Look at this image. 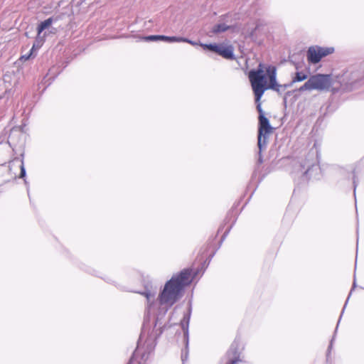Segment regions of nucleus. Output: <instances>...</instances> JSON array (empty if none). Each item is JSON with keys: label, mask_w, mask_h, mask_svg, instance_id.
I'll return each mask as SVG.
<instances>
[{"label": "nucleus", "mask_w": 364, "mask_h": 364, "mask_svg": "<svg viewBox=\"0 0 364 364\" xmlns=\"http://www.w3.org/2000/svg\"><path fill=\"white\" fill-rule=\"evenodd\" d=\"M257 111L259 114V116L261 115H264V113H263V110L262 109V107H261V104L259 103V101L257 102Z\"/></svg>", "instance_id": "nucleus-15"}, {"label": "nucleus", "mask_w": 364, "mask_h": 364, "mask_svg": "<svg viewBox=\"0 0 364 364\" xmlns=\"http://www.w3.org/2000/svg\"><path fill=\"white\" fill-rule=\"evenodd\" d=\"M139 350V347L138 346L137 348L136 349L134 356H135L138 353Z\"/></svg>", "instance_id": "nucleus-19"}, {"label": "nucleus", "mask_w": 364, "mask_h": 364, "mask_svg": "<svg viewBox=\"0 0 364 364\" xmlns=\"http://www.w3.org/2000/svg\"><path fill=\"white\" fill-rule=\"evenodd\" d=\"M332 85L330 75L316 74L311 76L308 80L299 87L300 92L304 91H324L328 90Z\"/></svg>", "instance_id": "nucleus-3"}, {"label": "nucleus", "mask_w": 364, "mask_h": 364, "mask_svg": "<svg viewBox=\"0 0 364 364\" xmlns=\"http://www.w3.org/2000/svg\"><path fill=\"white\" fill-rule=\"evenodd\" d=\"M188 321H189V316L187 318V321H186L187 326H188Z\"/></svg>", "instance_id": "nucleus-22"}, {"label": "nucleus", "mask_w": 364, "mask_h": 364, "mask_svg": "<svg viewBox=\"0 0 364 364\" xmlns=\"http://www.w3.org/2000/svg\"><path fill=\"white\" fill-rule=\"evenodd\" d=\"M192 281L191 272L185 269L173 275L164 285L159 295V301L166 309L171 307L183 295L184 288Z\"/></svg>", "instance_id": "nucleus-1"}, {"label": "nucleus", "mask_w": 364, "mask_h": 364, "mask_svg": "<svg viewBox=\"0 0 364 364\" xmlns=\"http://www.w3.org/2000/svg\"><path fill=\"white\" fill-rule=\"evenodd\" d=\"M248 77L256 102L260 101L266 90H273L279 92L282 87L277 82V70L273 66H269L264 70L263 65L260 63L257 70H251L249 72Z\"/></svg>", "instance_id": "nucleus-2"}, {"label": "nucleus", "mask_w": 364, "mask_h": 364, "mask_svg": "<svg viewBox=\"0 0 364 364\" xmlns=\"http://www.w3.org/2000/svg\"><path fill=\"white\" fill-rule=\"evenodd\" d=\"M20 168H21L20 178H24L26 176V169H25V167H24V164H23V160L21 161V164L20 166Z\"/></svg>", "instance_id": "nucleus-13"}, {"label": "nucleus", "mask_w": 364, "mask_h": 364, "mask_svg": "<svg viewBox=\"0 0 364 364\" xmlns=\"http://www.w3.org/2000/svg\"><path fill=\"white\" fill-rule=\"evenodd\" d=\"M53 22V18L52 17L48 18V19L45 20L44 21H42L38 26V37L36 38V42L40 43L42 40L43 41V37L41 36V33L46 28L50 26V25Z\"/></svg>", "instance_id": "nucleus-8"}, {"label": "nucleus", "mask_w": 364, "mask_h": 364, "mask_svg": "<svg viewBox=\"0 0 364 364\" xmlns=\"http://www.w3.org/2000/svg\"><path fill=\"white\" fill-rule=\"evenodd\" d=\"M200 46L204 49H208L210 51L218 53L225 59L234 58V48L232 46L224 44H203L200 43Z\"/></svg>", "instance_id": "nucleus-5"}, {"label": "nucleus", "mask_w": 364, "mask_h": 364, "mask_svg": "<svg viewBox=\"0 0 364 364\" xmlns=\"http://www.w3.org/2000/svg\"><path fill=\"white\" fill-rule=\"evenodd\" d=\"M333 48H321L319 46L310 47L307 51V59L311 63H318L323 57L333 52Z\"/></svg>", "instance_id": "nucleus-6"}, {"label": "nucleus", "mask_w": 364, "mask_h": 364, "mask_svg": "<svg viewBox=\"0 0 364 364\" xmlns=\"http://www.w3.org/2000/svg\"><path fill=\"white\" fill-rule=\"evenodd\" d=\"M133 361H134V357L131 358L129 364H132Z\"/></svg>", "instance_id": "nucleus-21"}, {"label": "nucleus", "mask_w": 364, "mask_h": 364, "mask_svg": "<svg viewBox=\"0 0 364 364\" xmlns=\"http://www.w3.org/2000/svg\"><path fill=\"white\" fill-rule=\"evenodd\" d=\"M182 42H187L193 46H196L197 45V43L194 42V41H192L191 40H188L187 38H183V41H182Z\"/></svg>", "instance_id": "nucleus-18"}, {"label": "nucleus", "mask_w": 364, "mask_h": 364, "mask_svg": "<svg viewBox=\"0 0 364 364\" xmlns=\"http://www.w3.org/2000/svg\"><path fill=\"white\" fill-rule=\"evenodd\" d=\"M230 28L231 27L230 26H227L225 23H219L213 27L212 32L213 33H222L228 31Z\"/></svg>", "instance_id": "nucleus-9"}, {"label": "nucleus", "mask_w": 364, "mask_h": 364, "mask_svg": "<svg viewBox=\"0 0 364 364\" xmlns=\"http://www.w3.org/2000/svg\"><path fill=\"white\" fill-rule=\"evenodd\" d=\"M186 319V317H184V318H183V321H182V327H183V330H184V331H185V332H184V333H185V335H186V336H187V335H188V328H186V327H185V323H184V322H185Z\"/></svg>", "instance_id": "nucleus-17"}, {"label": "nucleus", "mask_w": 364, "mask_h": 364, "mask_svg": "<svg viewBox=\"0 0 364 364\" xmlns=\"http://www.w3.org/2000/svg\"><path fill=\"white\" fill-rule=\"evenodd\" d=\"M43 43V41L41 40V42L38 43L37 42H36L33 45V47L31 48V50L29 51V53L28 54H26V55H22L21 58H20V60L21 61H26L28 60L31 56L32 55V53H33V50L36 48H38L41 47V46L42 45Z\"/></svg>", "instance_id": "nucleus-10"}, {"label": "nucleus", "mask_w": 364, "mask_h": 364, "mask_svg": "<svg viewBox=\"0 0 364 364\" xmlns=\"http://www.w3.org/2000/svg\"><path fill=\"white\" fill-rule=\"evenodd\" d=\"M143 294L146 297V299H147V300H148V302H149V301H150V300H151V299H153V298H154V295H152V294H151V293H149V292H145V293H144Z\"/></svg>", "instance_id": "nucleus-16"}, {"label": "nucleus", "mask_w": 364, "mask_h": 364, "mask_svg": "<svg viewBox=\"0 0 364 364\" xmlns=\"http://www.w3.org/2000/svg\"><path fill=\"white\" fill-rule=\"evenodd\" d=\"M308 78V75L302 72H297L292 79V83L296 82H301Z\"/></svg>", "instance_id": "nucleus-11"}, {"label": "nucleus", "mask_w": 364, "mask_h": 364, "mask_svg": "<svg viewBox=\"0 0 364 364\" xmlns=\"http://www.w3.org/2000/svg\"><path fill=\"white\" fill-rule=\"evenodd\" d=\"M162 36H149L146 37V41H156L161 40Z\"/></svg>", "instance_id": "nucleus-14"}, {"label": "nucleus", "mask_w": 364, "mask_h": 364, "mask_svg": "<svg viewBox=\"0 0 364 364\" xmlns=\"http://www.w3.org/2000/svg\"><path fill=\"white\" fill-rule=\"evenodd\" d=\"M353 184H354V190H355V188H356V182H355V179L353 180Z\"/></svg>", "instance_id": "nucleus-20"}, {"label": "nucleus", "mask_w": 364, "mask_h": 364, "mask_svg": "<svg viewBox=\"0 0 364 364\" xmlns=\"http://www.w3.org/2000/svg\"><path fill=\"white\" fill-rule=\"evenodd\" d=\"M338 82L344 90H351L355 84L360 78V75L358 71L346 72L342 75L338 76Z\"/></svg>", "instance_id": "nucleus-7"}, {"label": "nucleus", "mask_w": 364, "mask_h": 364, "mask_svg": "<svg viewBox=\"0 0 364 364\" xmlns=\"http://www.w3.org/2000/svg\"><path fill=\"white\" fill-rule=\"evenodd\" d=\"M272 130V127L269 124V119L264 115L259 116L257 145L259 153L266 148Z\"/></svg>", "instance_id": "nucleus-4"}, {"label": "nucleus", "mask_w": 364, "mask_h": 364, "mask_svg": "<svg viewBox=\"0 0 364 364\" xmlns=\"http://www.w3.org/2000/svg\"><path fill=\"white\" fill-rule=\"evenodd\" d=\"M161 40L166 41L168 42H182L183 41V38L181 37H176V36H162Z\"/></svg>", "instance_id": "nucleus-12"}]
</instances>
